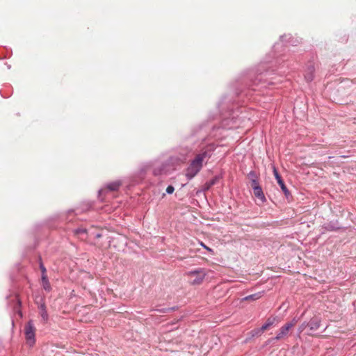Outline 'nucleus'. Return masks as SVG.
Segmentation results:
<instances>
[{
	"label": "nucleus",
	"instance_id": "nucleus-7",
	"mask_svg": "<svg viewBox=\"0 0 356 356\" xmlns=\"http://www.w3.org/2000/svg\"><path fill=\"white\" fill-rule=\"evenodd\" d=\"M320 323V320L317 318H313L309 321V323H307L308 327L309 328V332H308L309 335H314V332L319 328Z\"/></svg>",
	"mask_w": 356,
	"mask_h": 356
},
{
	"label": "nucleus",
	"instance_id": "nucleus-21",
	"mask_svg": "<svg viewBox=\"0 0 356 356\" xmlns=\"http://www.w3.org/2000/svg\"><path fill=\"white\" fill-rule=\"evenodd\" d=\"M88 234H82L81 237H86L87 238Z\"/></svg>",
	"mask_w": 356,
	"mask_h": 356
},
{
	"label": "nucleus",
	"instance_id": "nucleus-17",
	"mask_svg": "<svg viewBox=\"0 0 356 356\" xmlns=\"http://www.w3.org/2000/svg\"><path fill=\"white\" fill-rule=\"evenodd\" d=\"M201 245L204 248L206 249L207 251L210 252H213V250L211 249L210 248H209L208 246L205 245L203 243H201Z\"/></svg>",
	"mask_w": 356,
	"mask_h": 356
},
{
	"label": "nucleus",
	"instance_id": "nucleus-5",
	"mask_svg": "<svg viewBox=\"0 0 356 356\" xmlns=\"http://www.w3.org/2000/svg\"><path fill=\"white\" fill-rule=\"evenodd\" d=\"M273 174L275 177V179L277 181L278 184L281 187L282 191L284 193L286 196H288L289 195V191H288L286 186H285L281 176L279 175L276 168L273 166Z\"/></svg>",
	"mask_w": 356,
	"mask_h": 356
},
{
	"label": "nucleus",
	"instance_id": "nucleus-1",
	"mask_svg": "<svg viewBox=\"0 0 356 356\" xmlns=\"http://www.w3.org/2000/svg\"><path fill=\"white\" fill-rule=\"evenodd\" d=\"M207 156V152L206 151L196 155L186 169V176L188 179L193 178L200 171L202 168V163Z\"/></svg>",
	"mask_w": 356,
	"mask_h": 356
},
{
	"label": "nucleus",
	"instance_id": "nucleus-15",
	"mask_svg": "<svg viewBox=\"0 0 356 356\" xmlns=\"http://www.w3.org/2000/svg\"><path fill=\"white\" fill-rule=\"evenodd\" d=\"M307 327H308L307 323H302V324L300 325L299 328H298V331H299V332H300V333L302 332L305 330V328H306Z\"/></svg>",
	"mask_w": 356,
	"mask_h": 356
},
{
	"label": "nucleus",
	"instance_id": "nucleus-4",
	"mask_svg": "<svg viewBox=\"0 0 356 356\" xmlns=\"http://www.w3.org/2000/svg\"><path fill=\"white\" fill-rule=\"evenodd\" d=\"M297 321L294 318L291 322L286 323L284 325H283L279 330L277 336L272 339L273 340H280L285 337H286L290 331V330L295 326L296 324Z\"/></svg>",
	"mask_w": 356,
	"mask_h": 356
},
{
	"label": "nucleus",
	"instance_id": "nucleus-18",
	"mask_svg": "<svg viewBox=\"0 0 356 356\" xmlns=\"http://www.w3.org/2000/svg\"><path fill=\"white\" fill-rule=\"evenodd\" d=\"M40 270L42 271V273H47V270H46V268L44 266V265L42 264V263H40Z\"/></svg>",
	"mask_w": 356,
	"mask_h": 356
},
{
	"label": "nucleus",
	"instance_id": "nucleus-19",
	"mask_svg": "<svg viewBox=\"0 0 356 356\" xmlns=\"http://www.w3.org/2000/svg\"><path fill=\"white\" fill-rule=\"evenodd\" d=\"M47 280H48V278H47V273H42V282L47 281Z\"/></svg>",
	"mask_w": 356,
	"mask_h": 356
},
{
	"label": "nucleus",
	"instance_id": "nucleus-3",
	"mask_svg": "<svg viewBox=\"0 0 356 356\" xmlns=\"http://www.w3.org/2000/svg\"><path fill=\"white\" fill-rule=\"evenodd\" d=\"M24 332L26 339V343L32 346L35 343V328L33 326V324L31 321H29L28 323L25 325Z\"/></svg>",
	"mask_w": 356,
	"mask_h": 356
},
{
	"label": "nucleus",
	"instance_id": "nucleus-16",
	"mask_svg": "<svg viewBox=\"0 0 356 356\" xmlns=\"http://www.w3.org/2000/svg\"><path fill=\"white\" fill-rule=\"evenodd\" d=\"M175 188L172 186H168L166 188V192L169 194H171L174 192Z\"/></svg>",
	"mask_w": 356,
	"mask_h": 356
},
{
	"label": "nucleus",
	"instance_id": "nucleus-9",
	"mask_svg": "<svg viewBox=\"0 0 356 356\" xmlns=\"http://www.w3.org/2000/svg\"><path fill=\"white\" fill-rule=\"evenodd\" d=\"M314 67L311 65H309L305 74V78L307 81H312L314 79Z\"/></svg>",
	"mask_w": 356,
	"mask_h": 356
},
{
	"label": "nucleus",
	"instance_id": "nucleus-8",
	"mask_svg": "<svg viewBox=\"0 0 356 356\" xmlns=\"http://www.w3.org/2000/svg\"><path fill=\"white\" fill-rule=\"evenodd\" d=\"M279 323L278 318L277 316H270L267 318L266 323L261 326V330L262 332L268 330L269 327L273 326L275 324Z\"/></svg>",
	"mask_w": 356,
	"mask_h": 356
},
{
	"label": "nucleus",
	"instance_id": "nucleus-11",
	"mask_svg": "<svg viewBox=\"0 0 356 356\" xmlns=\"http://www.w3.org/2000/svg\"><path fill=\"white\" fill-rule=\"evenodd\" d=\"M74 234L81 240H86V237H81L82 234H88L86 229H78L74 231Z\"/></svg>",
	"mask_w": 356,
	"mask_h": 356
},
{
	"label": "nucleus",
	"instance_id": "nucleus-20",
	"mask_svg": "<svg viewBox=\"0 0 356 356\" xmlns=\"http://www.w3.org/2000/svg\"><path fill=\"white\" fill-rule=\"evenodd\" d=\"M96 237H97V238H99V237H101V234H96Z\"/></svg>",
	"mask_w": 356,
	"mask_h": 356
},
{
	"label": "nucleus",
	"instance_id": "nucleus-13",
	"mask_svg": "<svg viewBox=\"0 0 356 356\" xmlns=\"http://www.w3.org/2000/svg\"><path fill=\"white\" fill-rule=\"evenodd\" d=\"M40 309H41L40 316H41L42 318L43 319V321L44 322H46L48 319V314L45 310V306L44 304L40 305Z\"/></svg>",
	"mask_w": 356,
	"mask_h": 356
},
{
	"label": "nucleus",
	"instance_id": "nucleus-2",
	"mask_svg": "<svg viewBox=\"0 0 356 356\" xmlns=\"http://www.w3.org/2000/svg\"><path fill=\"white\" fill-rule=\"evenodd\" d=\"M207 275L206 271L203 268L190 271L188 273V276L191 279V284L192 285L200 284Z\"/></svg>",
	"mask_w": 356,
	"mask_h": 356
},
{
	"label": "nucleus",
	"instance_id": "nucleus-6",
	"mask_svg": "<svg viewBox=\"0 0 356 356\" xmlns=\"http://www.w3.org/2000/svg\"><path fill=\"white\" fill-rule=\"evenodd\" d=\"M252 188H253L254 195L260 199L261 201L265 200V196L263 193L261 188L258 185L255 180H253L251 184Z\"/></svg>",
	"mask_w": 356,
	"mask_h": 356
},
{
	"label": "nucleus",
	"instance_id": "nucleus-10",
	"mask_svg": "<svg viewBox=\"0 0 356 356\" xmlns=\"http://www.w3.org/2000/svg\"><path fill=\"white\" fill-rule=\"evenodd\" d=\"M122 185V183L120 181H115L110 184H108L106 186V188L111 191H118L120 186Z\"/></svg>",
	"mask_w": 356,
	"mask_h": 356
},
{
	"label": "nucleus",
	"instance_id": "nucleus-22",
	"mask_svg": "<svg viewBox=\"0 0 356 356\" xmlns=\"http://www.w3.org/2000/svg\"><path fill=\"white\" fill-rule=\"evenodd\" d=\"M341 157H343V158H346L347 156H342Z\"/></svg>",
	"mask_w": 356,
	"mask_h": 356
},
{
	"label": "nucleus",
	"instance_id": "nucleus-14",
	"mask_svg": "<svg viewBox=\"0 0 356 356\" xmlns=\"http://www.w3.org/2000/svg\"><path fill=\"white\" fill-rule=\"evenodd\" d=\"M42 286L45 291H49L51 289L49 280L42 282Z\"/></svg>",
	"mask_w": 356,
	"mask_h": 356
},
{
	"label": "nucleus",
	"instance_id": "nucleus-12",
	"mask_svg": "<svg viewBox=\"0 0 356 356\" xmlns=\"http://www.w3.org/2000/svg\"><path fill=\"white\" fill-rule=\"evenodd\" d=\"M261 294L259 293H255V294L248 296L245 297L243 300H247V301H254V300H256L259 299V298H261Z\"/></svg>",
	"mask_w": 356,
	"mask_h": 356
}]
</instances>
